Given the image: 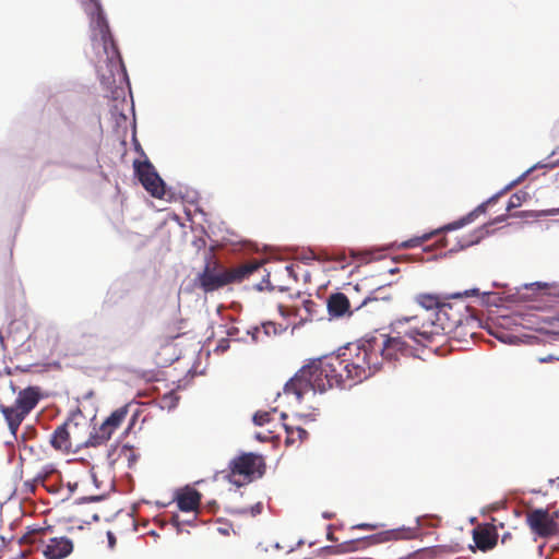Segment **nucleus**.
Segmentation results:
<instances>
[{
  "mask_svg": "<svg viewBox=\"0 0 559 559\" xmlns=\"http://www.w3.org/2000/svg\"><path fill=\"white\" fill-rule=\"evenodd\" d=\"M270 277H271V274H267V284H271Z\"/></svg>",
  "mask_w": 559,
  "mask_h": 559,
  "instance_id": "nucleus-45",
  "label": "nucleus"
},
{
  "mask_svg": "<svg viewBox=\"0 0 559 559\" xmlns=\"http://www.w3.org/2000/svg\"><path fill=\"white\" fill-rule=\"evenodd\" d=\"M501 195V193H498L493 197H491L487 202L485 203H481L480 205H478L472 213H469L465 218H463L461 222L459 223H454L453 226H451L450 228H456V227H461L463 226L464 224L466 223H471L474 217L478 216L479 214L481 213H485L486 212V207L488 204L490 203H493L498 200V198Z\"/></svg>",
  "mask_w": 559,
  "mask_h": 559,
  "instance_id": "nucleus-25",
  "label": "nucleus"
},
{
  "mask_svg": "<svg viewBox=\"0 0 559 559\" xmlns=\"http://www.w3.org/2000/svg\"><path fill=\"white\" fill-rule=\"evenodd\" d=\"M509 537H510V534L503 535L501 543L504 544L507 542L506 539H509Z\"/></svg>",
  "mask_w": 559,
  "mask_h": 559,
  "instance_id": "nucleus-41",
  "label": "nucleus"
},
{
  "mask_svg": "<svg viewBox=\"0 0 559 559\" xmlns=\"http://www.w3.org/2000/svg\"><path fill=\"white\" fill-rule=\"evenodd\" d=\"M479 290L474 288L445 297L439 311L435 313V324L438 335L454 333L459 328L474 321L469 306L465 302L466 296H477Z\"/></svg>",
  "mask_w": 559,
  "mask_h": 559,
  "instance_id": "nucleus-5",
  "label": "nucleus"
},
{
  "mask_svg": "<svg viewBox=\"0 0 559 559\" xmlns=\"http://www.w3.org/2000/svg\"><path fill=\"white\" fill-rule=\"evenodd\" d=\"M271 412H257L253 416V423L257 426H264L265 424L271 421Z\"/></svg>",
  "mask_w": 559,
  "mask_h": 559,
  "instance_id": "nucleus-32",
  "label": "nucleus"
},
{
  "mask_svg": "<svg viewBox=\"0 0 559 559\" xmlns=\"http://www.w3.org/2000/svg\"><path fill=\"white\" fill-rule=\"evenodd\" d=\"M556 130L559 131V123L556 126Z\"/></svg>",
  "mask_w": 559,
  "mask_h": 559,
  "instance_id": "nucleus-47",
  "label": "nucleus"
},
{
  "mask_svg": "<svg viewBox=\"0 0 559 559\" xmlns=\"http://www.w3.org/2000/svg\"><path fill=\"white\" fill-rule=\"evenodd\" d=\"M130 404H126L115 409L103 423L102 426L112 436L114 432L122 425L129 414Z\"/></svg>",
  "mask_w": 559,
  "mask_h": 559,
  "instance_id": "nucleus-21",
  "label": "nucleus"
},
{
  "mask_svg": "<svg viewBox=\"0 0 559 559\" xmlns=\"http://www.w3.org/2000/svg\"><path fill=\"white\" fill-rule=\"evenodd\" d=\"M378 348L371 338L361 344L349 345L343 353L334 355L338 367L342 368L345 388H352L380 370L383 357H380Z\"/></svg>",
  "mask_w": 559,
  "mask_h": 559,
  "instance_id": "nucleus-3",
  "label": "nucleus"
},
{
  "mask_svg": "<svg viewBox=\"0 0 559 559\" xmlns=\"http://www.w3.org/2000/svg\"><path fill=\"white\" fill-rule=\"evenodd\" d=\"M261 330L260 328H254L253 332H252V338L257 342L259 341V334H260Z\"/></svg>",
  "mask_w": 559,
  "mask_h": 559,
  "instance_id": "nucleus-40",
  "label": "nucleus"
},
{
  "mask_svg": "<svg viewBox=\"0 0 559 559\" xmlns=\"http://www.w3.org/2000/svg\"><path fill=\"white\" fill-rule=\"evenodd\" d=\"M0 413L7 421L10 432L15 437L26 415L21 413V409L15 404L11 406L0 404Z\"/></svg>",
  "mask_w": 559,
  "mask_h": 559,
  "instance_id": "nucleus-20",
  "label": "nucleus"
},
{
  "mask_svg": "<svg viewBox=\"0 0 559 559\" xmlns=\"http://www.w3.org/2000/svg\"><path fill=\"white\" fill-rule=\"evenodd\" d=\"M262 271L263 262L259 260H250L233 267H225L217 261H211L199 274L198 281L205 293H211L229 284L241 283Z\"/></svg>",
  "mask_w": 559,
  "mask_h": 559,
  "instance_id": "nucleus-4",
  "label": "nucleus"
},
{
  "mask_svg": "<svg viewBox=\"0 0 559 559\" xmlns=\"http://www.w3.org/2000/svg\"><path fill=\"white\" fill-rule=\"evenodd\" d=\"M262 508H263L262 503L258 502L250 509H240V510H237L236 512L239 514H248L249 513L251 516H255L262 512Z\"/></svg>",
  "mask_w": 559,
  "mask_h": 559,
  "instance_id": "nucleus-34",
  "label": "nucleus"
},
{
  "mask_svg": "<svg viewBox=\"0 0 559 559\" xmlns=\"http://www.w3.org/2000/svg\"><path fill=\"white\" fill-rule=\"evenodd\" d=\"M299 271H301V267L299 264H287L285 265L280 272L276 273V275H280L282 277H289L293 278L294 282L298 281Z\"/></svg>",
  "mask_w": 559,
  "mask_h": 559,
  "instance_id": "nucleus-29",
  "label": "nucleus"
},
{
  "mask_svg": "<svg viewBox=\"0 0 559 559\" xmlns=\"http://www.w3.org/2000/svg\"><path fill=\"white\" fill-rule=\"evenodd\" d=\"M264 471L263 456L254 453H242L230 461L229 473L226 478L229 483L241 487L261 477Z\"/></svg>",
  "mask_w": 559,
  "mask_h": 559,
  "instance_id": "nucleus-8",
  "label": "nucleus"
},
{
  "mask_svg": "<svg viewBox=\"0 0 559 559\" xmlns=\"http://www.w3.org/2000/svg\"><path fill=\"white\" fill-rule=\"evenodd\" d=\"M110 438L111 435L100 425L97 428L95 427L92 431L88 430L85 448L100 447L105 444Z\"/></svg>",
  "mask_w": 559,
  "mask_h": 559,
  "instance_id": "nucleus-23",
  "label": "nucleus"
},
{
  "mask_svg": "<svg viewBox=\"0 0 559 559\" xmlns=\"http://www.w3.org/2000/svg\"><path fill=\"white\" fill-rule=\"evenodd\" d=\"M344 260H345V255L344 254L336 257V261H344Z\"/></svg>",
  "mask_w": 559,
  "mask_h": 559,
  "instance_id": "nucleus-42",
  "label": "nucleus"
},
{
  "mask_svg": "<svg viewBox=\"0 0 559 559\" xmlns=\"http://www.w3.org/2000/svg\"><path fill=\"white\" fill-rule=\"evenodd\" d=\"M527 195L528 194L524 191L513 193L509 199L507 211L510 212L511 210L521 206L522 203L526 200Z\"/></svg>",
  "mask_w": 559,
  "mask_h": 559,
  "instance_id": "nucleus-30",
  "label": "nucleus"
},
{
  "mask_svg": "<svg viewBox=\"0 0 559 559\" xmlns=\"http://www.w3.org/2000/svg\"><path fill=\"white\" fill-rule=\"evenodd\" d=\"M53 527H33L21 538V544L39 545L46 559H63L73 551V542L66 536H52Z\"/></svg>",
  "mask_w": 559,
  "mask_h": 559,
  "instance_id": "nucleus-6",
  "label": "nucleus"
},
{
  "mask_svg": "<svg viewBox=\"0 0 559 559\" xmlns=\"http://www.w3.org/2000/svg\"><path fill=\"white\" fill-rule=\"evenodd\" d=\"M177 507L180 511L191 512L198 510L201 502V493L191 487H185L176 493Z\"/></svg>",
  "mask_w": 559,
  "mask_h": 559,
  "instance_id": "nucleus-15",
  "label": "nucleus"
},
{
  "mask_svg": "<svg viewBox=\"0 0 559 559\" xmlns=\"http://www.w3.org/2000/svg\"><path fill=\"white\" fill-rule=\"evenodd\" d=\"M92 9L88 11L92 20V27L94 31L93 40H99L103 45L105 60L98 61L97 73L103 84H116L117 79L122 81L127 78V71L114 40L108 22L104 14L102 3L99 0H88Z\"/></svg>",
  "mask_w": 559,
  "mask_h": 559,
  "instance_id": "nucleus-2",
  "label": "nucleus"
},
{
  "mask_svg": "<svg viewBox=\"0 0 559 559\" xmlns=\"http://www.w3.org/2000/svg\"><path fill=\"white\" fill-rule=\"evenodd\" d=\"M380 527L378 523H359L353 526V530H366V531H376Z\"/></svg>",
  "mask_w": 559,
  "mask_h": 559,
  "instance_id": "nucleus-35",
  "label": "nucleus"
},
{
  "mask_svg": "<svg viewBox=\"0 0 559 559\" xmlns=\"http://www.w3.org/2000/svg\"><path fill=\"white\" fill-rule=\"evenodd\" d=\"M373 344L379 348L380 357L384 360L397 359L399 355L412 356L417 352L419 344L408 340V336L392 333V335H380L372 337Z\"/></svg>",
  "mask_w": 559,
  "mask_h": 559,
  "instance_id": "nucleus-9",
  "label": "nucleus"
},
{
  "mask_svg": "<svg viewBox=\"0 0 559 559\" xmlns=\"http://www.w3.org/2000/svg\"><path fill=\"white\" fill-rule=\"evenodd\" d=\"M284 428L286 431V439H285L286 445L300 444L304 440H306L308 438L307 430L299 426L293 427L287 424H284Z\"/></svg>",
  "mask_w": 559,
  "mask_h": 559,
  "instance_id": "nucleus-24",
  "label": "nucleus"
},
{
  "mask_svg": "<svg viewBox=\"0 0 559 559\" xmlns=\"http://www.w3.org/2000/svg\"><path fill=\"white\" fill-rule=\"evenodd\" d=\"M558 321H559V313H558Z\"/></svg>",
  "mask_w": 559,
  "mask_h": 559,
  "instance_id": "nucleus-48",
  "label": "nucleus"
},
{
  "mask_svg": "<svg viewBox=\"0 0 559 559\" xmlns=\"http://www.w3.org/2000/svg\"><path fill=\"white\" fill-rule=\"evenodd\" d=\"M281 417H282L283 419H285V418L287 417V415H286L285 413H282Z\"/></svg>",
  "mask_w": 559,
  "mask_h": 559,
  "instance_id": "nucleus-44",
  "label": "nucleus"
},
{
  "mask_svg": "<svg viewBox=\"0 0 559 559\" xmlns=\"http://www.w3.org/2000/svg\"><path fill=\"white\" fill-rule=\"evenodd\" d=\"M385 285H379L377 288L371 290L362 300V302L358 306L360 308L364 305H367L369 301L376 300H384L389 301L392 299L391 295L384 294Z\"/></svg>",
  "mask_w": 559,
  "mask_h": 559,
  "instance_id": "nucleus-26",
  "label": "nucleus"
},
{
  "mask_svg": "<svg viewBox=\"0 0 559 559\" xmlns=\"http://www.w3.org/2000/svg\"><path fill=\"white\" fill-rule=\"evenodd\" d=\"M64 426L69 431L75 451L85 448L86 437L91 427L86 416L81 411L74 412L67 418Z\"/></svg>",
  "mask_w": 559,
  "mask_h": 559,
  "instance_id": "nucleus-12",
  "label": "nucleus"
},
{
  "mask_svg": "<svg viewBox=\"0 0 559 559\" xmlns=\"http://www.w3.org/2000/svg\"><path fill=\"white\" fill-rule=\"evenodd\" d=\"M316 302L311 299H305L302 300V307L305 309V311L307 312V319L308 317H312L313 314V308L316 307Z\"/></svg>",
  "mask_w": 559,
  "mask_h": 559,
  "instance_id": "nucleus-36",
  "label": "nucleus"
},
{
  "mask_svg": "<svg viewBox=\"0 0 559 559\" xmlns=\"http://www.w3.org/2000/svg\"><path fill=\"white\" fill-rule=\"evenodd\" d=\"M262 329L266 336L276 335L280 331L283 330L282 325H277L272 321L262 323Z\"/></svg>",
  "mask_w": 559,
  "mask_h": 559,
  "instance_id": "nucleus-33",
  "label": "nucleus"
},
{
  "mask_svg": "<svg viewBox=\"0 0 559 559\" xmlns=\"http://www.w3.org/2000/svg\"><path fill=\"white\" fill-rule=\"evenodd\" d=\"M328 312L333 318L350 316V302L348 297L343 293H333L326 300Z\"/></svg>",
  "mask_w": 559,
  "mask_h": 559,
  "instance_id": "nucleus-16",
  "label": "nucleus"
},
{
  "mask_svg": "<svg viewBox=\"0 0 559 559\" xmlns=\"http://www.w3.org/2000/svg\"><path fill=\"white\" fill-rule=\"evenodd\" d=\"M557 515H551L547 509H534L526 513L525 522L531 532L539 538H551L559 535Z\"/></svg>",
  "mask_w": 559,
  "mask_h": 559,
  "instance_id": "nucleus-10",
  "label": "nucleus"
},
{
  "mask_svg": "<svg viewBox=\"0 0 559 559\" xmlns=\"http://www.w3.org/2000/svg\"><path fill=\"white\" fill-rule=\"evenodd\" d=\"M556 193L559 197V189L556 191ZM547 213L548 214H558L559 213V203L557 204V206L547 210Z\"/></svg>",
  "mask_w": 559,
  "mask_h": 559,
  "instance_id": "nucleus-39",
  "label": "nucleus"
},
{
  "mask_svg": "<svg viewBox=\"0 0 559 559\" xmlns=\"http://www.w3.org/2000/svg\"><path fill=\"white\" fill-rule=\"evenodd\" d=\"M278 311L281 316L285 319H292L300 317V320H307L300 314V308L297 305H278Z\"/></svg>",
  "mask_w": 559,
  "mask_h": 559,
  "instance_id": "nucleus-27",
  "label": "nucleus"
},
{
  "mask_svg": "<svg viewBox=\"0 0 559 559\" xmlns=\"http://www.w3.org/2000/svg\"><path fill=\"white\" fill-rule=\"evenodd\" d=\"M333 388L345 389L342 368L334 355L311 360L301 367L284 385V393L293 394L298 402L309 392H326Z\"/></svg>",
  "mask_w": 559,
  "mask_h": 559,
  "instance_id": "nucleus-1",
  "label": "nucleus"
},
{
  "mask_svg": "<svg viewBox=\"0 0 559 559\" xmlns=\"http://www.w3.org/2000/svg\"><path fill=\"white\" fill-rule=\"evenodd\" d=\"M126 460L129 466L135 461V454L132 447L127 444L115 445L107 453V460L114 465L119 460Z\"/></svg>",
  "mask_w": 559,
  "mask_h": 559,
  "instance_id": "nucleus-22",
  "label": "nucleus"
},
{
  "mask_svg": "<svg viewBox=\"0 0 559 559\" xmlns=\"http://www.w3.org/2000/svg\"><path fill=\"white\" fill-rule=\"evenodd\" d=\"M473 539L476 547L486 552L496 547L498 533L492 525L478 526L473 530Z\"/></svg>",
  "mask_w": 559,
  "mask_h": 559,
  "instance_id": "nucleus-13",
  "label": "nucleus"
},
{
  "mask_svg": "<svg viewBox=\"0 0 559 559\" xmlns=\"http://www.w3.org/2000/svg\"><path fill=\"white\" fill-rule=\"evenodd\" d=\"M391 330L392 333L408 336V340L420 346H427L438 335L435 319L431 316H425V313L419 312L413 316L396 318L391 323Z\"/></svg>",
  "mask_w": 559,
  "mask_h": 559,
  "instance_id": "nucleus-7",
  "label": "nucleus"
},
{
  "mask_svg": "<svg viewBox=\"0 0 559 559\" xmlns=\"http://www.w3.org/2000/svg\"><path fill=\"white\" fill-rule=\"evenodd\" d=\"M40 397L39 388L27 386L17 393L14 404L27 416L37 406Z\"/></svg>",
  "mask_w": 559,
  "mask_h": 559,
  "instance_id": "nucleus-14",
  "label": "nucleus"
},
{
  "mask_svg": "<svg viewBox=\"0 0 559 559\" xmlns=\"http://www.w3.org/2000/svg\"><path fill=\"white\" fill-rule=\"evenodd\" d=\"M133 168L139 181L152 197L162 199L165 195V183L151 162L135 159Z\"/></svg>",
  "mask_w": 559,
  "mask_h": 559,
  "instance_id": "nucleus-11",
  "label": "nucleus"
},
{
  "mask_svg": "<svg viewBox=\"0 0 559 559\" xmlns=\"http://www.w3.org/2000/svg\"><path fill=\"white\" fill-rule=\"evenodd\" d=\"M414 536L415 532L412 528L401 527L377 533L369 537V543L371 545H377L395 540L412 539Z\"/></svg>",
  "mask_w": 559,
  "mask_h": 559,
  "instance_id": "nucleus-18",
  "label": "nucleus"
},
{
  "mask_svg": "<svg viewBox=\"0 0 559 559\" xmlns=\"http://www.w3.org/2000/svg\"><path fill=\"white\" fill-rule=\"evenodd\" d=\"M431 237L430 234H425L420 237H414L412 239H408L404 242H402V248H415L421 246L425 241H427Z\"/></svg>",
  "mask_w": 559,
  "mask_h": 559,
  "instance_id": "nucleus-31",
  "label": "nucleus"
},
{
  "mask_svg": "<svg viewBox=\"0 0 559 559\" xmlns=\"http://www.w3.org/2000/svg\"><path fill=\"white\" fill-rule=\"evenodd\" d=\"M526 289H539L545 290L549 295H557L559 287L555 283L535 282L525 285Z\"/></svg>",
  "mask_w": 559,
  "mask_h": 559,
  "instance_id": "nucleus-28",
  "label": "nucleus"
},
{
  "mask_svg": "<svg viewBox=\"0 0 559 559\" xmlns=\"http://www.w3.org/2000/svg\"><path fill=\"white\" fill-rule=\"evenodd\" d=\"M134 421H135V414H134V415H133V417H132V423H131V425H132Z\"/></svg>",
  "mask_w": 559,
  "mask_h": 559,
  "instance_id": "nucleus-46",
  "label": "nucleus"
},
{
  "mask_svg": "<svg viewBox=\"0 0 559 559\" xmlns=\"http://www.w3.org/2000/svg\"><path fill=\"white\" fill-rule=\"evenodd\" d=\"M50 444L55 450L63 453H69L71 451L75 452V448L70 439V435L64 426V423L58 426L51 433Z\"/></svg>",
  "mask_w": 559,
  "mask_h": 559,
  "instance_id": "nucleus-19",
  "label": "nucleus"
},
{
  "mask_svg": "<svg viewBox=\"0 0 559 559\" xmlns=\"http://www.w3.org/2000/svg\"><path fill=\"white\" fill-rule=\"evenodd\" d=\"M537 360L540 364H547V362H551V361H559V357H556L554 355H547V356H544V357H538Z\"/></svg>",
  "mask_w": 559,
  "mask_h": 559,
  "instance_id": "nucleus-37",
  "label": "nucleus"
},
{
  "mask_svg": "<svg viewBox=\"0 0 559 559\" xmlns=\"http://www.w3.org/2000/svg\"><path fill=\"white\" fill-rule=\"evenodd\" d=\"M369 252H359V253H356L355 251H352V257L353 258H359L361 261H365V262H368L369 259Z\"/></svg>",
  "mask_w": 559,
  "mask_h": 559,
  "instance_id": "nucleus-38",
  "label": "nucleus"
},
{
  "mask_svg": "<svg viewBox=\"0 0 559 559\" xmlns=\"http://www.w3.org/2000/svg\"><path fill=\"white\" fill-rule=\"evenodd\" d=\"M397 271H399V269H397V267H395V269H390V270H389V273L394 274V273H396Z\"/></svg>",
  "mask_w": 559,
  "mask_h": 559,
  "instance_id": "nucleus-43",
  "label": "nucleus"
},
{
  "mask_svg": "<svg viewBox=\"0 0 559 559\" xmlns=\"http://www.w3.org/2000/svg\"><path fill=\"white\" fill-rule=\"evenodd\" d=\"M444 298L445 297L437 294L420 293L414 297V301L420 307V311H418L419 313L431 316V318L435 319V313L436 311H439Z\"/></svg>",
  "mask_w": 559,
  "mask_h": 559,
  "instance_id": "nucleus-17",
  "label": "nucleus"
}]
</instances>
